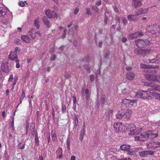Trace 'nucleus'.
<instances>
[{
  "mask_svg": "<svg viewBox=\"0 0 160 160\" xmlns=\"http://www.w3.org/2000/svg\"><path fill=\"white\" fill-rule=\"evenodd\" d=\"M152 84V82H143V84L144 85L150 87L148 88H150L152 87V85H153Z\"/></svg>",
  "mask_w": 160,
  "mask_h": 160,
  "instance_id": "nucleus-33",
  "label": "nucleus"
},
{
  "mask_svg": "<svg viewBox=\"0 0 160 160\" xmlns=\"http://www.w3.org/2000/svg\"><path fill=\"white\" fill-rule=\"evenodd\" d=\"M113 8L114 9V11L116 13L118 12V9L117 8V7L116 6H114L113 7Z\"/></svg>",
  "mask_w": 160,
  "mask_h": 160,
  "instance_id": "nucleus-58",
  "label": "nucleus"
},
{
  "mask_svg": "<svg viewBox=\"0 0 160 160\" xmlns=\"http://www.w3.org/2000/svg\"><path fill=\"white\" fill-rule=\"evenodd\" d=\"M51 136H52V140L53 141H55L57 138L55 132H52L51 133Z\"/></svg>",
  "mask_w": 160,
  "mask_h": 160,
  "instance_id": "nucleus-32",
  "label": "nucleus"
},
{
  "mask_svg": "<svg viewBox=\"0 0 160 160\" xmlns=\"http://www.w3.org/2000/svg\"><path fill=\"white\" fill-rule=\"evenodd\" d=\"M153 141L151 142H147L146 144L147 148L148 149H150L152 148H153Z\"/></svg>",
  "mask_w": 160,
  "mask_h": 160,
  "instance_id": "nucleus-30",
  "label": "nucleus"
},
{
  "mask_svg": "<svg viewBox=\"0 0 160 160\" xmlns=\"http://www.w3.org/2000/svg\"><path fill=\"white\" fill-rule=\"evenodd\" d=\"M149 133V138H157L158 136V132L154 131H148Z\"/></svg>",
  "mask_w": 160,
  "mask_h": 160,
  "instance_id": "nucleus-10",
  "label": "nucleus"
},
{
  "mask_svg": "<svg viewBox=\"0 0 160 160\" xmlns=\"http://www.w3.org/2000/svg\"><path fill=\"white\" fill-rule=\"evenodd\" d=\"M148 11L147 8H141L139 9L136 12V13L137 15L142 14L146 13Z\"/></svg>",
  "mask_w": 160,
  "mask_h": 160,
  "instance_id": "nucleus-15",
  "label": "nucleus"
},
{
  "mask_svg": "<svg viewBox=\"0 0 160 160\" xmlns=\"http://www.w3.org/2000/svg\"><path fill=\"white\" fill-rule=\"evenodd\" d=\"M62 149L61 148H58L56 151V154L58 158H61L62 157Z\"/></svg>",
  "mask_w": 160,
  "mask_h": 160,
  "instance_id": "nucleus-24",
  "label": "nucleus"
},
{
  "mask_svg": "<svg viewBox=\"0 0 160 160\" xmlns=\"http://www.w3.org/2000/svg\"><path fill=\"white\" fill-rule=\"evenodd\" d=\"M9 22V21L8 19H3L1 21L2 23L5 25H7L8 24Z\"/></svg>",
  "mask_w": 160,
  "mask_h": 160,
  "instance_id": "nucleus-36",
  "label": "nucleus"
},
{
  "mask_svg": "<svg viewBox=\"0 0 160 160\" xmlns=\"http://www.w3.org/2000/svg\"><path fill=\"white\" fill-rule=\"evenodd\" d=\"M150 63H153L152 65H156V64H159L160 63V55H158L156 57L153 59L149 60Z\"/></svg>",
  "mask_w": 160,
  "mask_h": 160,
  "instance_id": "nucleus-11",
  "label": "nucleus"
},
{
  "mask_svg": "<svg viewBox=\"0 0 160 160\" xmlns=\"http://www.w3.org/2000/svg\"><path fill=\"white\" fill-rule=\"evenodd\" d=\"M86 13L88 15H90L91 14V11H90V10L89 8H87L86 9Z\"/></svg>",
  "mask_w": 160,
  "mask_h": 160,
  "instance_id": "nucleus-52",
  "label": "nucleus"
},
{
  "mask_svg": "<svg viewBox=\"0 0 160 160\" xmlns=\"http://www.w3.org/2000/svg\"><path fill=\"white\" fill-rule=\"evenodd\" d=\"M45 14L49 18H57L58 16L56 14V12L54 11H51L50 10L45 9L44 11Z\"/></svg>",
  "mask_w": 160,
  "mask_h": 160,
  "instance_id": "nucleus-5",
  "label": "nucleus"
},
{
  "mask_svg": "<svg viewBox=\"0 0 160 160\" xmlns=\"http://www.w3.org/2000/svg\"><path fill=\"white\" fill-rule=\"evenodd\" d=\"M21 39L26 43H29L31 41L30 38L27 35H22L21 36Z\"/></svg>",
  "mask_w": 160,
  "mask_h": 160,
  "instance_id": "nucleus-23",
  "label": "nucleus"
},
{
  "mask_svg": "<svg viewBox=\"0 0 160 160\" xmlns=\"http://www.w3.org/2000/svg\"><path fill=\"white\" fill-rule=\"evenodd\" d=\"M62 112L63 113H65L66 112V107L65 105H62Z\"/></svg>",
  "mask_w": 160,
  "mask_h": 160,
  "instance_id": "nucleus-48",
  "label": "nucleus"
},
{
  "mask_svg": "<svg viewBox=\"0 0 160 160\" xmlns=\"http://www.w3.org/2000/svg\"><path fill=\"white\" fill-rule=\"evenodd\" d=\"M137 15H130L127 16V18L129 21H136L138 20L139 17Z\"/></svg>",
  "mask_w": 160,
  "mask_h": 160,
  "instance_id": "nucleus-12",
  "label": "nucleus"
},
{
  "mask_svg": "<svg viewBox=\"0 0 160 160\" xmlns=\"http://www.w3.org/2000/svg\"><path fill=\"white\" fill-rule=\"evenodd\" d=\"M70 140L69 138H68L67 140V148L68 150H69L70 149Z\"/></svg>",
  "mask_w": 160,
  "mask_h": 160,
  "instance_id": "nucleus-39",
  "label": "nucleus"
},
{
  "mask_svg": "<svg viewBox=\"0 0 160 160\" xmlns=\"http://www.w3.org/2000/svg\"><path fill=\"white\" fill-rule=\"evenodd\" d=\"M122 125L119 122L115 123L113 125V127L115 130L117 132H118L122 130Z\"/></svg>",
  "mask_w": 160,
  "mask_h": 160,
  "instance_id": "nucleus-13",
  "label": "nucleus"
},
{
  "mask_svg": "<svg viewBox=\"0 0 160 160\" xmlns=\"http://www.w3.org/2000/svg\"><path fill=\"white\" fill-rule=\"evenodd\" d=\"M148 89L150 91L154 90L160 92V85L157 84L153 85L150 88H148Z\"/></svg>",
  "mask_w": 160,
  "mask_h": 160,
  "instance_id": "nucleus-20",
  "label": "nucleus"
},
{
  "mask_svg": "<svg viewBox=\"0 0 160 160\" xmlns=\"http://www.w3.org/2000/svg\"><path fill=\"white\" fill-rule=\"evenodd\" d=\"M136 45L139 48H143L147 46L150 41L146 39H138L135 40Z\"/></svg>",
  "mask_w": 160,
  "mask_h": 160,
  "instance_id": "nucleus-2",
  "label": "nucleus"
},
{
  "mask_svg": "<svg viewBox=\"0 0 160 160\" xmlns=\"http://www.w3.org/2000/svg\"><path fill=\"white\" fill-rule=\"evenodd\" d=\"M144 75L146 78L149 81L154 82H157V75L150 73L148 71H144Z\"/></svg>",
  "mask_w": 160,
  "mask_h": 160,
  "instance_id": "nucleus-3",
  "label": "nucleus"
},
{
  "mask_svg": "<svg viewBox=\"0 0 160 160\" xmlns=\"http://www.w3.org/2000/svg\"><path fill=\"white\" fill-rule=\"evenodd\" d=\"M127 38L125 37L123 38L122 39V42H125L127 41Z\"/></svg>",
  "mask_w": 160,
  "mask_h": 160,
  "instance_id": "nucleus-63",
  "label": "nucleus"
},
{
  "mask_svg": "<svg viewBox=\"0 0 160 160\" xmlns=\"http://www.w3.org/2000/svg\"><path fill=\"white\" fill-rule=\"evenodd\" d=\"M140 68L143 69H149L151 68H159L158 65H146L143 63H141L140 65Z\"/></svg>",
  "mask_w": 160,
  "mask_h": 160,
  "instance_id": "nucleus-6",
  "label": "nucleus"
},
{
  "mask_svg": "<svg viewBox=\"0 0 160 160\" xmlns=\"http://www.w3.org/2000/svg\"><path fill=\"white\" fill-rule=\"evenodd\" d=\"M90 81L91 82H93L94 80V77L93 75H91L90 76Z\"/></svg>",
  "mask_w": 160,
  "mask_h": 160,
  "instance_id": "nucleus-54",
  "label": "nucleus"
},
{
  "mask_svg": "<svg viewBox=\"0 0 160 160\" xmlns=\"http://www.w3.org/2000/svg\"><path fill=\"white\" fill-rule=\"evenodd\" d=\"M118 160H132L131 159L129 158H123L118 159Z\"/></svg>",
  "mask_w": 160,
  "mask_h": 160,
  "instance_id": "nucleus-57",
  "label": "nucleus"
},
{
  "mask_svg": "<svg viewBox=\"0 0 160 160\" xmlns=\"http://www.w3.org/2000/svg\"><path fill=\"white\" fill-rule=\"evenodd\" d=\"M153 148H156L160 147V142L156 140H153Z\"/></svg>",
  "mask_w": 160,
  "mask_h": 160,
  "instance_id": "nucleus-27",
  "label": "nucleus"
},
{
  "mask_svg": "<svg viewBox=\"0 0 160 160\" xmlns=\"http://www.w3.org/2000/svg\"><path fill=\"white\" fill-rule=\"evenodd\" d=\"M92 9L96 12H97L99 10L98 8L96 6H93L92 7Z\"/></svg>",
  "mask_w": 160,
  "mask_h": 160,
  "instance_id": "nucleus-50",
  "label": "nucleus"
},
{
  "mask_svg": "<svg viewBox=\"0 0 160 160\" xmlns=\"http://www.w3.org/2000/svg\"><path fill=\"white\" fill-rule=\"evenodd\" d=\"M29 35L31 37L34 39L36 37V32L34 29H32L28 32Z\"/></svg>",
  "mask_w": 160,
  "mask_h": 160,
  "instance_id": "nucleus-26",
  "label": "nucleus"
},
{
  "mask_svg": "<svg viewBox=\"0 0 160 160\" xmlns=\"http://www.w3.org/2000/svg\"><path fill=\"white\" fill-rule=\"evenodd\" d=\"M8 66L6 64H2L1 68L2 70H5L4 69H7L8 68Z\"/></svg>",
  "mask_w": 160,
  "mask_h": 160,
  "instance_id": "nucleus-44",
  "label": "nucleus"
},
{
  "mask_svg": "<svg viewBox=\"0 0 160 160\" xmlns=\"http://www.w3.org/2000/svg\"><path fill=\"white\" fill-rule=\"evenodd\" d=\"M83 128L81 130V137H82L81 140H82L83 139V138L84 136V135L85 134V127H84V124L83 125Z\"/></svg>",
  "mask_w": 160,
  "mask_h": 160,
  "instance_id": "nucleus-35",
  "label": "nucleus"
},
{
  "mask_svg": "<svg viewBox=\"0 0 160 160\" xmlns=\"http://www.w3.org/2000/svg\"><path fill=\"white\" fill-rule=\"evenodd\" d=\"M134 77L135 74L132 72H129L126 74L127 78L130 80H132Z\"/></svg>",
  "mask_w": 160,
  "mask_h": 160,
  "instance_id": "nucleus-21",
  "label": "nucleus"
},
{
  "mask_svg": "<svg viewBox=\"0 0 160 160\" xmlns=\"http://www.w3.org/2000/svg\"><path fill=\"white\" fill-rule=\"evenodd\" d=\"M15 62H16V67L17 68H18L20 67V65L19 63V60H17L16 61H15Z\"/></svg>",
  "mask_w": 160,
  "mask_h": 160,
  "instance_id": "nucleus-47",
  "label": "nucleus"
},
{
  "mask_svg": "<svg viewBox=\"0 0 160 160\" xmlns=\"http://www.w3.org/2000/svg\"><path fill=\"white\" fill-rule=\"evenodd\" d=\"M157 82H160V75H157Z\"/></svg>",
  "mask_w": 160,
  "mask_h": 160,
  "instance_id": "nucleus-64",
  "label": "nucleus"
},
{
  "mask_svg": "<svg viewBox=\"0 0 160 160\" xmlns=\"http://www.w3.org/2000/svg\"><path fill=\"white\" fill-rule=\"evenodd\" d=\"M132 113V111L130 109H127L125 112H124V118L128 119L131 116Z\"/></svg>",
  "mask_w": 160,
  "mask_h": 160,
  "instance_id": "nucleus-16",
  "label": "nucleus"
},
{
  "mask_svg": "<svg viewBox=\"0 0 160 160\" xmlns=\"http://www.w3.org/2000/svg\"><path fill=\"white\" fill-rule=\"evenodd\" d=\"M67 32V30L66 29H64L63 30V33L62 35L61 36V38H64L66 36V33Z\"/></svg>",
  "mask_w": 160,
  "mask_h": 160,
  "instance_id": "nucleus-43",
  "label": "nucleus"
},
{
  "mask_svg": "<svg viewBox=\"0 0 160 160\" xmlns=\"http://www.w3.org/2000/svg\"><path fill=\"white\" fill-rule=\"evenodd\" d=\"M100 71H96V72H95V74L97 78L100 76Z\"/></svg>",
  "mask_w": 160,
  "mask_h": 160,
  "instance_id": "nucleus-53",
  "label": "nucleus"
},
{
  "mask_svg": "<svg viewBox=\"0 0 160 160\" xmlns=\"http://www.w3.org/2000/svg\"><path fill=\"white\" fill-rule=\"evenodd\" d=\"M148 134V131L141 133L140 136L135 137V140L140 141H146L149 138Z\"/></svg>",
  "mask_w": 160,
  "mask_h": 160,
  "instance_id": "nucleus-4",
  "label": "nucleus"
},
{
  "mask_svg": "<svg viewBox=\"0 0 160 160\" xmlns=\"http://www.w3.org/2000/svg\"><path fill=\"white\" fill-rule=\"evenodd\" d=\"M6 12L2 8L0 7V17L5 15Z\"/></svg>",
  "mask_w": 160,
  "mask_h": 160,
  "instance_id": "nucleus-34",
  "label": "nucleus"
},
{
  "mask_svg": "<svg viewBox=\"0 0 160 160\" xmlns=\"http://www.w3.org/2000/svg\"><path fill=\"white\" fill-rule=\"evenodd\" d=\"M139 155L141 157H145L147 155V151H142L141 152H139Z\"/></svg>",
  "mask_w": 160,
  "mask_h": 160,
  "instance_id": "nucleus-31",
  "label": "nucleus"
},
{
  "mask_svg": "<svg viewBox=\"0 0 160 160\" xmlns=\"http://www.w3.org/2000/svg\"><path fill=\"white\" fill-rule=\"evenodd\" d=\"M153 96L154 97L157 99L159 100L160 97V94L157 92L153 94Z\"/></svg>",
  "mask_w": 160,
  "mask_h": 160,
  "instance_id": "nucleus-42",
  "label": "nucleus"
},
{
  "mask_svg": "<svg viewBox=\"0 0 160 160\" xmlns=\"http://www.w3.org/2000/svg\"><path fill=\"white\" fill-rule=\"evenodd\" d=\"M143 35L142 32H137L135 33L130 34L128 36V38L129 39H132L139 37Z\"/></svg>",
  "mask_w": 160,
  "mask_h": 160,
  "instance_id": "nucleus-7",
  "label": "nucleus"
},
{
  "mask_svg": "<svg viewBox=\"0 0 160 160\" xmlns=\"http://www.w3.org/2000/svg\"><path fill=\"white\" fill-rule=\"evenodd\" d=\"M122 20L124 24L126 25L127 23V21L126 18L124 17L122 18Z\"/></svg>",
  "mask_w": 160,
  "mask_h": 160,
  "instance_id": "nucleus-51",
  "label": "nucleus"
},
{
  "mask_svg": "<svg viewBox=\"0 0 160 160\" xmlns=\"http://www.w3.org/2000/svg\"><path fill=\"white\" fill-rule=\"evenodd\" d=\"M22 143L19 142L18 144V147H19V148L22 149L25 148V144H23L22 146H21Z\"/></svg>",
  "mask_w": 160,
  "mask_h": 160,
  "instance_id": "nucleus-45",
  "label": "nucleus"
},
{
  "mask_svg": "<svg viewBox=\"0 0 160 160\" xmlns=\"http://www.w3.org/2000/svg\"><path fill=\"white\" fill-rule=\"evenodd\" d=\"M21 51V49L18 47H17L15 48V50L13 52L17 54L18 52H19Z\"/></svg>",
  "mask_w": 160,
  "mask_h": 160,
  "instance_id": "nucleus-41",
  "label": "nucleus"
},
{
  "mask_svg": "<svg viewBox=\"0 0 160 160\" xmlns=\"http://www.w3.org/2000/svg\"><path fill=\"white\" fill-rule=\"evenodd\" d=\"M120 149L122 151H129L130 150V146L128 144H123L120 146Z\"/></svg>",
  "mask_w": 160,
  "mask_h": 160,
  "instance_id": "nucleus-17",
  "label": "nucleus"
},
{
  "mask_svg": "<svg viewBox=\"0 0 160 160\" xmlns=\"http://www.w3.org/2000/svg\"><path fill=\"white\" fill-rule=\"evenodd\" d=\"M128 128L130 129V132L129 134L130 135H138V133H135V130L136 128L134 125L133 124H130L128 125Z\"/></svg>",
  "mask_w": 160,
  "mask_h": 160,
  "instance_id": "nucleus-8",
  "label": "nucleus"
},
{
  "mask_svg": "<svg viewBox=\"0 0 160 160\" xmlns=\"http://www.w3.org/2000/svg\"><path fill=\"white\" fill-rule=\"evenodd\" d=\"M18 57L17 54L12 52H11L9 56V58L12 60L16 61L18 60Z\"/></svg>",
  "mask_w": 160,
  "mask_h": 160,
  "instance_id": "nucleus-14",
  "label": "nucleus"
},
{
  "mask_svg": "<svg viewBox=\"0 0 160 160\" xmlns=\"http://www.w3.org/2000/svg\"><path fill=\"white\" fill-rule=\"evenodd\" d=\"M26 2H19L18 3V5L21 6L22 7H23L25 5V3Z\"/></svg>",
  "mask_w": 160,
  "mask_h": 160,
  "instance_id": "nucleus-49",
  "label": "nucleus"
},
{
  "mask_svg": "<svg viewBox=\"0 0 160 160\" xmlns=\"http://www.w3.org/2000/svg\"><path fill=\"white\" fill-rule=\"evenodd\" d=\"M137 97L141 98L150 99L153 95L152 93L149 91H141L136 93Z\"/></svg>",
  "mask_w": 160,
  "mask_h": 160,
  "instance_id": "nucleus-1",
  "label": "nucleus"
},
{
  "mask_svg": "<svg viewBox=\"0 0 160 160\" xmlns=\"http://www.w3.org/2000/svg\"><path fill=\"white\" fill-rule=\"evenodd\" d=\"M130 102V99H124L122 100V103L126 107H128V104Z\"/></svg>",
  "mask_w": 160,
  "mask_h": 160,
  "instance_id": "nucleus-28",
  "label": "nucleus"
},
{
  "mask_svg": "<svg viewBox=\"0 0 160 160\" xmlns=\"http://www.w3.org/2000/svg\"><path fill=\"white\" fill-rule=\"evenodd\" d=\"M75 120L74 121V127H75V126H77L78 125V117L76 116H75Z\"/></svg>",
  "mask_w": 160,
  "mask_h": 160,
  "instance_id": "nucleus-38",
  "label": "nucleus"
},
{
  "mask_svg": "<svg viewBox=\"0 0 160 160\" xmlns=\"http://www.w3.org/2000/svg\"><path fill=\"white\" fill-rule=\"evenodd\" d=\"M134 102L136 103V101L135 100H134L133 101H132L131 100H130V102L128 104V107H130L132 106Z\"/></svg>",
  "mask_w": 160,
  "mask_h": 160,
  "instance_id": "nucleus-46",
  "label": "nucleus"
},
{
  "mask_svg": "<svg viewBox=\"0 0 160 160\" xmlns=\"http://www.w3.org/2000/svg\"><path fill=\"white\" fill-rule=\"evenodd\" d=\"M147 155L148 154L151 155H152L155 152L152 151H147Z\"/></svg>",
  "mask_w": 160,
  "mask_h": 160,
  "instance_id": "nucleus-55",
  "label": "nucleus"
},
{
  "mask_svg": "<svg viewBox=\"0 0 160 160\" xmlns=\"http://www.w3.org/2000/svg\"><path fill=\"white\" fill-rule=\"evenodd\" d=\"M112 110H108V111L107 112L108 114V115L109 116H111L112 115Z\"/></svg>",
  "mask_w": 160,
  "mask_h": 160,
  "instance_id": "nucleus-60",
  "label": "nucleus"
},
{
  "mask_svg": "<svg viewBox=\"0 0 160 160\" xmlns=\"http://www.w3.org/2000/svg\"><path fill=\"white\" fill-rule=\"evenodd\" d=\"M134 53L138 55L142 56V49H139L137 48L136 49L134 50Z\"/></svg>",
  "mask_w": 160,
  "mask_h": 160,
  "instance_id": "nucleus-29",
  "label": "nucleus"
},
{
  "mask_svg": "<svg viewBox=\"0 0 160 160\" xmlns=\"http://www.w3.org/2000/svg\"><path fill=\"white\" fill-rule=\"evenodd\" d=\"M42 20L45 24L46 25L48 28H50L51 27V25L50 24V22L46 17H44L43 18Z\"/></svg>",
  "mask_w": 160,
  "mask_h": 160,
  "instance_id": "nucleus-25",
  "label": "nucleus"
},
{
  "mask_svg": "<svg viewBox=\"0 0 160 160\" xmlns=\"http://www.w3.org/2000/svg\"><path fill=\"white\" fill-rule=\"evenodd\" d=\"M101 1L100 0H98L97 1L96 4L98 6H99L101 5Z\"/></svg>",
  "mask_w": 160,
  "mask_h": 160,
  "instance_id": "nucleus-56",
  "label": "nucleus"
},
{
  "mask_svg": "<svg viewBox=\"0 0 160 160\" xmlns=\"http://www.w3.org/2000/svg\"><path fill=\"white\" fill-rule=\"evenodd\" d=\"M105 96H102L100 99V103L101 104H103L105 101Z\"/></svg>",
  "mask_w": 160,
  "mask_h": 160,
  "instance_id": "nucleus-40",
  "label": "nucleus"
},
{
  "mask_svg": "<svg viewBox=\"0 0 160 160\" xmlns=\"http://www.w3.org/2000/svg\"><path fill=\"white\" fill-rule=\"evenodd\" d=\"M25 97V93L24 92H23L22 93V96L21 97V98H20V99H22H22H23V98Z\"/></svg>",
  "mask_w": 160,
  "mask_h": 160,
  "instance_id": "nucleus-61",
  "label": "nucleus"
},
{
  "mask_svg": "<svg viewBox=\"0 0 160 160\" xmlns=\"http://www.w3.org/2000/svg\"><path fill=\"white\" fill-rule=\"evenodd\" d=\"M116 117L118 119H121L122 118H124V110L122 109L118 111L116 115Z\"/></svg>",
  "mask_w": 160,
  "mask_h": 160,
  "instance_id": "nucleus-19",
  "label": "nucleus"
},
{
  "mask_svg": "<svg viewBox=\"0 0 160 160\" xmlns=\"http://www.w3.org/2000/svg\"><path fill=\"white\" fill-rule=\"evenodd\" d=\"M151 50L150 49H142V56H145L151 53Z\"/></svg>",
  "mask_w": 160,
  "mask_h": 160,
  "instance_id": "nucleus-22",
  "label": "nucleus"
},
{
  "mask_svg": "<svg viewBox=\"0 0 160 160\" xmlns=\"http://www.w3.org/2000/svg\"><path fill=\"white\" fill-rule=\"evenodd\" d=\"M65 77L67 78H68L70 77V75L69 74L67 73H65Z\"/></svg>",
  "mask_w": 160,
  "mask_h": 160,
  "instance_id": "nucleus-62",
  "label": "nucleus"
},
{
  "mask_svg": "<svg viewBox=\"0 0 160 160\" xmlns=\"http://www.w3.org/2000/svg\"><path fill=\"white\" fill-rule=\"evenodd\" d=\"M142 4V0H132V4L135 8L141 6Z\"/></svg>",
  "mask_w": 160,
  "mask_h": 160,
  "instance_id": "nucleus-9",
  "label": "nucleus"
},
{
  "mask_svg": "<svg viewBox=\"0 0 160 160\" xmlns=\"http://www.w3.org/2000/svg\"><path fill=\"white\" fill-rule=\"evenodd\" d=\"M13 79V75L12 74H11L10 76V77L8 79V81L9 82L12 81Z\"/></svg>",
  "mask_w": 160,
  "mask_h": 160,
  "instance_id": "nucleus-59",
  "label": "nucleus"
},
{
  "mask_svg": "<svg viewBox=\"0 0 160 160\" xmlns=\"http://www.w3.org/2000/svg\"><path fill=\"white\" fill-rule=\"evenodd\" d=\"M38 23L39 21L38 19L35 20L34 21V25L38 29L39 28Z\"/></svg>",
  "mask_w": 160,
  "mask_h": 160,
  "instance_id": "nucleus-37",
  "label": "nucleus"
},
{
  "mask_svg": "<svg viewBox=\"0 0 160 160\" xmlns=\"http://www.w3.org/2000/svg\"><path fill=\"white\" fill-rule=\"evenodd\" d=\"M29 130V135L31 138H32L34 135V125L33 124L31 125Z\"/></svg>",
  "mask_w": 160,
  "mask_h": 160,
  "instance_id": "nucleus-18",
  "label": "nucleus"
}]
</instances>
